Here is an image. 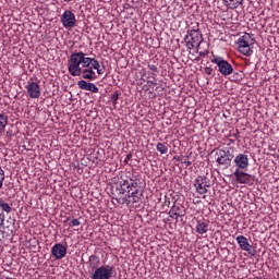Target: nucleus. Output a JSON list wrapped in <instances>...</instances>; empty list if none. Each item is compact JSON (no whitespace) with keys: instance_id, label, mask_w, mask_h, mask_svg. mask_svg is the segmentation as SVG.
<instances>
[{"instance_id":"1","label":"nucleus","mask_w":279,"mask_h":279,"mask_svg":"<svg viewBox=\"0 0 279 279\" xmlns=\"http://www.w3.org/2000/svg\"><path fill=\"white\" fill-rule=\"evenodd\" d=\"M112 198L122 206L124 204L130 206L131 203L136 204L141 199L138 197V182L133 179H121L112 192Z\"/></svg>"},{"instance_id":"2","label":"nucleus","mask_w":279,"mask_h":279,"mask_svg":"<svg viewBox=\"0 0 279 279\" xmlns=\"http://www.w3.org/2000/svg\"><path fill=\"white\" fill-rule=\"evenodd\" d=\"M233 165L235 167L233 172L235 182L238 184H246V186H254L256 177L245 172L247 169H250V156L243 153L238 154L233 159Z\"/></svg>"},{"instance_id":"3","label":"nucleus","mask_w":279,"mask_h":279,"mask_svg":"<svg viewBox=\"0 0 279 279\" xmlns=\"http://www.w3.org/2000/svg\"><path fill=\"white\" fill-rule=\"evenodd\" d=\"M68 71L72 77H80L88 82H95L97 80V73L90 66H82V63H77V58L71 54L68 59Z\"/></svg>"},{"instance_id":"4","label":"nucleus","mask_w":279,"mask_h":279,"mask_svg":"<svg viewBox=\"0 0 279 279\" xmlns=\"http://www.w3.org/2000/svg\"><path fill=\"white\" fill-rule=\"evenodd\" d=\"M71 56L75 57L76 64H82V66H90V69L97 71L98 75H104L106 71L101 69V65L99 64V61L95 58L86 57V53L83 51H75L72 52Z\"/></svg>"},{"instance_id":"5","label":"nucleus","mask_w":279,"mask_h":279,"mask_svg":"<svg viewBox=\"0 0 279 279\" xmlns=\"http://www.w3.org/2000/svg\"><path fill=\"white\" fill-rule=\"evenodd\" d=\"M204 40V36L202 35V32L199 28H193L191 31H187V34L184 37V43L187 47V51H191V49H199V45H202V41Z\"/></svg>"},{"instance_id":"6","label":"nucleus","mask_w":279,"mask_h":279,"mask_svg":"<svg viewBox=\"0 0 279 279\" xmlns=\"http://www.w3.org/2000/svg\"><path fill=\"white\" fill-rule=\"evenodd\" d=\"M116 277L117 269L113 265H101L89 275V278L92 279H112Z\"/></svg>"},{"instance_id":"7","label":"nucleus","mask_w":279,"mask_h":279,"mask_svg":"<svg viewBox=\"0 0 279 279\" xmlns=\"http://www.w3.org/2000/svg\"><path fill=\"white\" fill-rule=\"evenodd\" d=\"M250 45H254V38H252V34L245 33L238 39V51L242 53V56L250 57L254 51L250 48Z\"/></svg>"},{"instance_id":"8","label":"nucleus","mask_w":279,"mask_h":279,"mask_svg":"<svg viewBox=\"0 0 279 279\" xmlns=\"http://www.w3.org/2000/svg\"><path fill=\"white\" fill-rule=\"evenodd\" d=\"M211 62L213 64H216L219 73L225 77H228V75H232V73H234V68L230 62H228V60H225L223 57L214 56Z\"/></svg>"},{"instance_id":"9","label":"nucleus","mask_w":279,"mask_h":279,"mask_svg":"<svg viewBox=\"0 0 279 279\" xmlns=\"http://www.w3.org/2000/svg\"><path fill=\"white\" fill-rule=\"evenodd\" d=\"M60 23L65 29H73L77 25V19L75 17V13L71 10H66L60 17Z\"/></svg>"},{"instance_id":"10","label":"nucleus","mask_w":279,"mask_h":279,"mask_svg":"<svg viewBox=\"0 0 279 279\" xmlns=\"http://www.w3.org/2000/svg\"><path fill=\"white\" fill-rule=\"evenodd\" d=\"M216 162L222 167H226L227 169L230 167V165H232V159L234 158V155L230 154V150L226 149H219L216 153Z\"/></svg>"},{"instance_id":"11","label":"nucleus","mask_w":279,"mask_h":279,"mask_svg":"<svg viewBox=\"0 0 279 279\" xmlns=\"http://www.w3.org/2000/svg\"><path fill=\"white\" fill-rule=\"evenodd\" d=\"M208 182V178L197 177L194 187L196 189V193H198V195H206V193H208V189H210V184Z\"/></svg>"},{"instance_id":"12","label":"nucleus","mask_w":279,"mask_h":279,"mask_svg":"<svg viewBox=\"0 0 279 279\" xmlns=\"http://www.w3.org/2000/svg\"><path fill=\"white\" fill-rule=\"evenodd\" d=\"M27 95L31 99H39L40 98V85L34 81H28L25 86Z\"/></svg>"},{"instance_id":"13","label":"nucleus","mask_w":279,"mask_h":279,"mask_svg":"<svg viewBox=\"0 0 279 279\" xmlns=\"http://www.w3.org/2000/svg\"><path fill=\"white\" fill-rule=\"evenodd\" d=\"M51 256L56 258V260H62L66 256V246L62 243H57L51 247Z\"/></svg>"},{"instance_id":"14","label":"nucleus","mask_w":279,"mask_h":279,"mask_svg":"<svg viewBox=\"0 0 279 279\" xmlns=\"http://www.w3.org/2000/svg\"><path fill=\"white\" fill-rule=\"evenodd\" d=\"M235 241L240 250H242L243 252H247L248 254H251V256H254L255 252L252 250L253 246L247 241V238H245L244 235H238L235 238Z\"/></svg>"},{"instance_id":"15","label":"nucleus","mask_w":279,"mask_h":279,"mask_svg":"<svg viewBox=\"0 0 279 279\" xmlns=\"http://www.w3.org/2000/svg\"><path fill=\"white\" fill-rule=\"evenodd\" d=\"M86 265H87V269H88L89 276H90V274H93V271H97V269H99V267H101V259L99 258V256H97L95 254L90 255L88 257Z\"/></svg>"},{"instance_id":"16","label":"nucleus","mask_w":279,"mask_h":279,"mask_svg":"<svg viewBox=\"0 0 279 279\" xmlns=\"http://www.w3.org/2000/svg\"><path fill=\"white\" fill-rule=\"evenodd\" d=\"M0 213L2 215H10L12 213V205L4 198L0 197Z\"/></svg>"},{"instance_id":"17","label":"nucleus","mask_w":279,"mask_h":279,"mask_svg":"<svg viewBox=\"0 0 279 279\" xmlns=\"http://www.w3.org/2000/svg\"><path fill=\"white\" fill-rule=\"evenodd\" d=\"M195 230L197 234H206V232H208V222H205L204 220H197Z\"/></svg>"},{"instance_id":"18","label":"nucleus","mask_w":279,"mask_h":279,"mask_svg":"<svg viewBox=\"0 0 279 279\" xmlns=\"http://www.w3.org/2000/svg\"><path fill=\"white\" fill-rule=\"evenodd\" d=\"M169 217L172 219H178V217H182V209L178 205H173L168 213Z\"/></svg>"},{"instance_id":"19","label":"nucleus","mask_w":279,"mask_h":279,"mask_svg":"<svg viewBox=\"0 0 279 279\" xmlns=\"http://www.w3.org/2000/svg\"><path fill=\"white\" fill-rule=\"evenodd\" d=\"M225 5H227V8H230V10H236V8H239V5L243 4V0H222Z\"/></svg>"},{"instance_id":"20","label":"nucleus","mask_w":279,"mask_h":279,"mask_svg":"<svg viewBox=\"0 0 279 279\" xmlns=\"http://www.w3.org/2000/svg\"><path fill=\"white\" fill-rule=\"evenodd\" d=\"M8 125V116L5 113L0 112V134H3L5 126Z\"/></svg>"},{"instance_id":"21","label":"nucleus","mask_w":279,"mask_h":279,"mask_svg":"<svg viewBox=\"0 0 279 279\" xmlns=\"http://www.w3.org/2000/svg\"><path fill=\"white\" fill-rule=\"evenodd\" d=\"M156 149L157 151H159V154H169V146H167V144H163V143H158L156 145Z\"/></svg>"},{"instance_id":"22","label":"nucleus","mask_w":279,"mask_h":279,"mask_svg":"<svg viewBox=\"0 0 279 279\" xmlns=\"http://www.w3.org/2000/svg\"><path fill=\"white\" fill-rule=\"evenodd\" d=\"M90 83L86 82L85 80H81L77 82V87L81 90H88Z\"/></svg>"},{"instance_id":"23","label":"nucleus","mask_w":279,"mask_h":279,"mask_svg":"<svg viewBox=\"0 0 279 279\" xmlns=\"http://www.w3.org/2000/svg\"><path fill=\"white\" fill-rule=\"evenodd\" d=\"M147 68L149 69V71H153V75H158V63L155 61V62H149L147 64Z\"/></svg>"},{"instance_id":"24","label":"nucleus","mask_w":279,"mask_h":279,"mask_svg":"<svg viewBox=\"0 0 279 279\" xmlns=\"http://www.w3.org/2000/svg\"><path fill=\"white\" fill-rule=\"evenodd\" d=\"M119 97H121V94L119 92H114L111 95V101H112V105H113L114 108L117 107V104L119 101Z\"/></svg>"},{"instance_id":"25","label":"nucleus","mask_w":279,"mask_h":279,"mask_svg":"<svg viewBox=\"0 0 279 279\" xmlns=\"http://www.w3.org/2000/svg\"><path fill=\"white\" fill-rule=\"evenodd\" d=\"M5 180V172L0 167V189H3V181Z\"/></svg>"},{"instance_id":"26","label":"nucleus","mask_w":279,"mask_h":279,"mask_svg":"<svg viewBox=\"0 0 279 279\" xmlns=\"http://www.w3.org/2000/svg\"><path fill=\"white\" fill-rule=\"evenodd\" d=\"M87 90H89V93H99V87H97L94 83H89Z\"/></svg>"},{"instance_id":"27","label":"nucleus","mask_w":279,"mask_h":279,"mask_svg":"<svg viewBox=\"0 0 279 279\" xmlns=\"http://www.w3.org/2000/svg\"><path fill=\"white\" fill-rule=\"evenodd\" d=\"M206 75H215V69H213V65H208L205 68Z\"/></svg>"},{"instance_id":"28","label":"nucleus","mask_w":279,"mask_h":279,"mask_svg":"<svg viewBox=\"0 0 279 279\" xmlns=\"http://www.w3.org/2000/svg\"><path fill=\"white\" fill-rule=\"evenodd\" d=\"M5 223V214L0 213V228ZM0 234H3V231L0 230Z\"/></svg>"},{"instance_id":"29","label":"nucleus","mask_w":279,"mask_h":279,"mask_svg":"<svg viewBox=\"0 0 279 279\" xmlns=\"http://www.w3.org/2000/svg\"><path fill=\"white\" fill-rule=\"evenodd\" d=\"M197 53L199 54L201 58H206L208 56L209 51L208 50H203L199 51V48H196Z\"/></svg>"},{"instance_id":"30","label":"nucleus","mask_w":279,"mask_h":279,"mask_svg":"<svg viewBox=\"0 0 279 279\" xmlns=\"http://www.w3.org/2000/svg\"><path fill=\"white\" fill-rule=\"evenodd\" d=\"M181 162L185 165V167H191L192 162L189 160V157H182Z\"/></svg>"},{"instance_id":"31","label":"nucleus","mask_w":279,"mask_h":279,"mask_svg":"<svg viewBox=\"0 0 279 279\" xmlns=\"http://www.w3.org/2000/svg\"><path fill=\"white\" fill-rule=\"evenodd\" d=\"M72 228H77V226H81L82 222H80L78 219H73L71 222Z\"/></svg>"},{"instance_id":"32","label":"nucleus","mask_w":279,"mask_h":279,"mask_svg":"<svg viewBox=\"0 0 279 279\" xmlns=\"http://www.w3.org/2000/svg\"><path fill=\"white\" fill-rule=\"evenodd\" d=\"M130 160H132V153L126 155V157L124 159L125 165H128L130 162Z\"/></svg>"},{"instance_id":"33","label":"nucleus","mask_w":279,"mask_h":279,"mask_svg":"<svg viewBox=\"0 0 279 279\" xmlns=\"http://www.w3.org/2000/svg\"><path fill=\"white\" fill-rule=\"evenodd\" d=\"M173 160H177V162H182V157L180 156H174Z\"/></svg>"},{"instance_id":"34","label":"nucleus","mask_w":279,"mask_h":279,"mask_svg":"<svg viewBox=\"0 0 279 279\" xmlns=\"http://www.w3.org/2000/svg\"><path fill=\"white\" fill-rule=\"evenodd\" d=\"M5 238V232H3V234L0 233V241L3 240Z\"/></svg>"},{"instance_id":"35","label":"nucleus","mask_w":279,"mask_h":279,"mask_svg":"<svg viewBox=\"0 0 279 279\" xmlns=\"http://www.w3.org/2000/svg\"><path fill=\"white\" fill-rule=\"evenodd\" d=\"M148 84H153L154 86H156V82L154 81H149Z\"/></svg>"},{"instance_id":"36","label":"nucleus","mask_w":279,"mask_h":279,"mask_svg":"<svg viewBox=\"0 0 279 279\" xmlns=\"http://www.w3.org/2000/svg\"><path fill=\"white\" fill-rule=\"evenodd\" d=\"M66 3H69V2H71V1H73V0H64Z\"/></svg>"},{"instance_id":"37","label":"nucleus","mask_w":279,"mask_h":279,"mask_svg":"<svg viewBox=\"0 0 279 279\" xmlns=\"http://www.w3.org/2000/svg\"><path fill=\"white\" fill-rule=\"evenodd\" d=\"M239 75V73H235V76H238Z\"/></svg>"},{"instance_id":"38","label":"nucleus","mask_w":279,"mask_h":279,"mask_svg":"<svg viewBox=\"0 0 279 279\" xmlns=\"http://www.w3.org/2000/svg\"><path fill=\"white\" fill-rule=\"evenodd\" d=\"M0 278H1V271H0Z\"/></svg>"}]
</instances>
